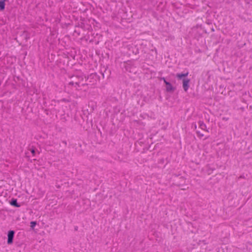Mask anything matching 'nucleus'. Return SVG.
Instances as JSON below:
<instances>
[{"label":"nucleus","instance_id":"obj_1","mask_svg":"<svg viewBox=\"0 0 252 252\" xmlns=\"http://www.w3.org/2000/svg\"><path fill=\"white\" fill-rule=\"evenodd\" d=\"M161 80L164 81V83L165 84L166 90L167 92H171L175 89L173 85L170 82H168L167 80L165 78H162Z\"/></svg>","mask_w":252,"mask_h":252},{"label":"nucleus","instance_id":"obj_2","mask_svg":"<svg viewBox=\"0 0 252 252\" xmlns=\"http://www.w3.org/2000/svg\"><path fill=\"white\" fill-rule=\"evenodd\" d=\"M15 232L13 230H10L8 232L7 236V244H11L13 242V240Z\"/></svg>","mask_w":252,"mask_h":252},{"label":"nucleus","instance_id":"obj_3","mask_svg":"<svg viewBox=\"0 0 252 252\" xmlns=\"http://www.w3.org/2000/svg\"><path fill=\"white\" fill-rule=\"evenodd\" d=\"M84 79H85V81H86V77H83L82 76H81L80 78H79V81L75 82H74L73 81H72V82H70L69 84H72V85H73L74 84H75L76 85H77L78 86L83 85L84 84L83 83Z\"/></svg>","mask_w":252,"mask_h":252},{"label":"nucleus","instance_id":"obj_4","mask_svg":"<svg viewBox=\"0 0 252 252\" xmlns=\"http://www.w3.org/2000/svg\"><path fill=\"white\" fill-rule=\"evenodd\" d=\"M190 80L189 79H184L183 81V87L185 91H187L189 88V84Z\"/></svg>","mask_w":252,"mask_h":252},{"label":"nucleus","instance_id":"obj_5","mask_svg":"<svg viewBox=\"0 0 252 252\" xmlns=\"http://www.w3.org/2000/svg\"><path fill=\"white\" fill-rule=\"evenodd\" d=\"M199 127L202 130L208 132V130L207 129L206 125L204 124L203 121H199L198 122Z\"/></svg>","mask_w":252,"mask_h":252},{"label":"nucleus","instance_id":"obj_6","mask_svg":"<svg viewBox=\"0 0 252 252\" xmlns=\"http://www.w3.org/2000/svg\"><path fill=\"white\" fill-rule=\"evenodd\" d=\"M10 203L12 206H15L16 207H20L21 206V205L18 203L16 199H12Z\"/></svg>","mask_w":252,"mask_h":252},{"label":"nucleus","instance_id":"obj_7","mask_svg":"<svg viewBox=\"0 0 252 252\" xmlns=\"http://www.w3.org/2000/svg\"><path fill=\"white\" fill-rule=\"evenodd\" d=\"M189 74V72H187L185 73H177L176 76L178 78L181 79L183 77H187Z\"/></svg>","mask_w":252,"mask_h":252},{"label":"nucleus","instance_id":"obj_8","mask_svg":"<svg viewBox=\"0 0 252 252\" xmlns=\"http://www.w3.org/2000/svg\"><path fill=\"white\" fill-rule=\"evenodd\" d=\"M5 2H4V0H0V10H3L5 8Z\"/></svg>","mask_w":252,"mask_h":252},{"label":"nucleus","instance_id":"obj_9","mask_svg":"<svg viewBox=\"0 0 252 252\" xmlns=\"http://www.w3.org/2000/svg\"><path fill=\"white\" fill-rule=\"evenodd\" d=\"M30 150L31 151V153L32 154L33 156H34L35 155V150L33 148L30 149Z\"/></svg>","mask_w":252,"mask_h":252},{"label":"nucleus","instance_id":"obj_10","mask_svg":"<svg viewBox=\"0 0 252 252\" xmlns=\"http://www.w3.org/2000/svg\"><path fill=\"white\" fill-rule=\"evenodd\" d=\"M196 133L197 134V136L200 138H201L204 136V134L200 133L199 131H197Z\"/></svg>","mask_w":252,"mask_h":252},{"label":"nucleus","instance_id":"obj_11","mask_svg":"<svg viewBox=\"0 0 252 252\" xmlns=\"http://www.w3.org/2000/svg\"><path fill=\"white\" fill-rule=\"evenodd\" d=\"M36 222H35V221H32L31 222V227L33 228L35 226V225H36Z\"/></svg>","mask_w":252,"mask_h":252},{"label":"nucleus","instance_id":"obj_12","mask_svg":"<svg viewBox=\"0 0 252 252\" xmlns=\"http://www.w3.org/2000/svg\"><path fill=\"white\" fill-rule=\"evenodd\" d=\"M94 77H96V75L95 74H91V75H90L89 77L88 78V79H89V78L92 79V78H94Z\"/></svg>","mask_w":252,"mask_h":252},{"label":"nucleus","instance_id":"obj_13","mask_svg":"<svg viewBox=\"0 0 252 252\" xmlns=\"http://www.w3.org/2000/svg\"><path fill=\"white\" fill-rule=\"evenodd\" d=\"M63 142L66 145V142L65 141H63Z\"/></svg>","mask_w":252,"mask_h":252},{"label":"nucleus","instance_id":"obj_14","mask_svg":"<svg viewBox=\"0 0 252 252\" xmlns=\"http://www.w3.org/2000/svg\"><path fill=\"white\" fill-rule=\"evenodd\" d=\"M223 120H227L228 119H226V118H223Z\"/></svg>","mask_w":252,"mask_h":252},{"label":"nucleus","instance_id":"obj_15","mask_svg":"<svg viewBox=\"0 0 252 252\" xmlns=\"http://www.w3.org/2000/svg\"><path fill=\"white\" fill-rule=\"evenodd\" d=\"M170 96H171V95H169V96L168 97H167V99H169Z\"/></svg>","mask_w":252,"mask_h":252},{"label":"nucleus","instance_id":"obj_16","mask_svg":"<svg viewBox=\"0 0 252 252\" xmlns=\"http://www.w3.org/2000/svg\"><path fill=\"white\" fill-rule=\"evenodd\" d=\"M196 128V125H195V128Z\"/></svg>","mask_w":252,"mask_h":252},{"label":"nucleus","instance_id":"obj_17","mask_svg":"<svg viewBox=\"0 0 252 252\" xmlns=\"http://www.w3.org/2000/svg\"><path fill=\"white\" fill-rule=\"evenodd\" d=\"M75 229L77 230V227H76V228H75Z\"/></svg>","mask_w":252,"mask_h":252}]
</instances>
